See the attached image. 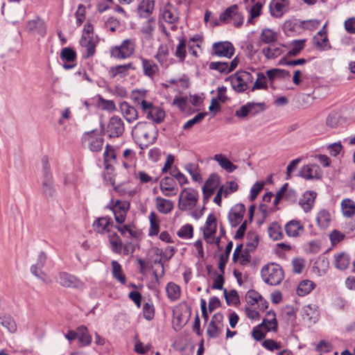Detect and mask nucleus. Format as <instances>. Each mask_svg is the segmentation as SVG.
<instances>
[{"label":"nucleus","instance_id":"nucleus-56","mask_svg":"<svg viewBox=\"0 0 355 355\" xmlns=\"http://www.w3.org/2000/svg\"><path fill=\"white\" fill-rule=\"evenodd\" d=\"M206 115L207 112H201L198 114L193 119L189 120L184 124L183 129L188 130L191 128L195 124L200 122Z\"/></svg>","mask_w":355,"mask_h":355},{"label":"nucleus","instance_id":"nucleus-15","mask_svg":"<svg viewBox=\"0 0 355 355\" xmlns=\"http://www.w3.org/2000/svg\"><path fill=\"white\" fill-rule=\"evenodd\" d=\"M245 211L243 204H237L232 208L228 214V220L232 227H236L243 220Z\"/></svg>","mask_w":355,"mask_h":355},{"label":"nucleus","instance_id":"nucleus-23","mask_svg":"<svg viewBox=\"0 0 355 355\" xmlns=\"http://www.w3.org/2000/svg\"><path fill=\"white\" fill-rule=\"evenodd\" d=\"M144 74L153 79L159 71L158 66L152 60L141 58Z\"/></svg>","mask_w":355,"mask_h":355},{"label":"nucleus","instance_id":"nucleus-1","mask_svg":"<svg viewBox=\"0 0 355 355\" xmlns=\"http://www.w3.org/2000/svg\"><path fill=\"white\" fill-rule=\"evenodd\" d=\"M135 137L139 141L140 145L147 147L157 140L158 130L153 123L139 122L132 131Z\"/></svg>","mask_w":355,"mask_h":355},{"label":"nucleus","instance_id":"nucleus-55","mask_svg":"<svg viewBox=\"0 0 355 355\" xmlns=\"http://www.w3.org/2000/svg\"><path fill=\"white\" fill-rule=\"evenodd\" d=\"M193 227L191 225L187 224L183 225L178 232V236L180 238L189 239L193 236Z\"/></svg>","mask_w":355,"mask_h":355},{"label":"nucleus","instance_id":"nucleus-58","mask_svg":"<svg viewBox=\"0 0 355 355\" xmlns=\"http://www.w3.org/2000/svg\"><path fill=\"white\" fill-rule=\"evenodd\" d=\"M262 346L265 349L271 352L280 349L282 348L281 343L277 342L273 339H266L262 343Z\"/></svg>","mask_w":355,"mask_h":355},{"label":"nucleus","instance_id":"nucleus-34","mask_svg":"<svg viewBox=\"0 0 355 355\" xmlns=\"http://www.w3.org/2000/svg\"><path fill=\"white\" fill-rule=\"evenodd\" d=\"M89 148L93 152H97L101 150L103 145V139L100 135L91 134L88 136Z\"/></svg>","mask_w":355,"mask_h":355},{"label":"nucleus","instance_id":"nucleus-29","mask_svg":"<svg viewBox=\"0 0 355 355\" xmlns=\"http://www.w3.org/2000/svg\"><path fill=\"white\" fill-rule=\"evenodd\" d=\"M213 159L215 160L223 169L228 173H232L237 168V166L223 154H216L214 156Z\"/></svg>","mask_w":355,"mask_h":355},{"label":"nucleus","instance_id":"nucleus-8","mask_svg":"<svg viewBox=\"0 0 355 355\" xmlns=\"http://www.w3.org/2000/svg\"><path fill=\"white\" fill-rule=\"evenodd\" d=\"M219 19L220 21L227 22L230 19H234V24L236 27H239L243 22V17L238 12V6L232 5L227 8L223 13L220 14Z\"/></svg>","mask_w":355,"mask_h":355},{"label":"nucleus","instance_id":"nucleus-13","mask_svg":"<svg viewBox=\"0 0 355 355\" xmlns=\"http://www.w3.org/2000/svg\"><path fill=\"white\" fill-rule=\"evenodd\" d=\"M110 137H119L124 132L123 121L116 116L111 117L107 127Z\"/></svg>","mask_w":355,"mask_h":355},{"label":"nucleus","instance_id":"nucleus-4","mask_svg":"<svg viewBox=\"0 0 355 355\" xmlns=\"http://www.w3.org/2000/svg\"><path fill=\"white\" fill-rule=\"evenodd\" d=\"M136 48L135 39L124 40L120 46H113L110 50L111 56L117 59H125L134 54Z\"/></svg>","mask_w":355,"mask_h":355},{"label":"nucleus","instance_id":"nucleus-32","mask_svg":"<svg viewBox=\"0 0 355 355\" xmlns=\"http://www.w3.org/2000/svg\"><path fill=\"white\" fill-rule=\"evenodd\" d=\"M334 266L340 270L346 269L350 263L349 256L345 252H340L335 254L334 256Z\"/></svg>","mask_w":355,"mask_h":355},{"label":"nucleus","instance_id":"nucleus-46","mask_svg":"<svg viewBox=\"0 0 355 355\" xmlns=\"http://www.w3.org/2000/svg\"><path fill=\"white\" fill-rule=\"evenodd\" d=\"M261 40L266 44L275 42L277 39V34L270 28H265L261 31Z\"/></svg>","mask_w":355,"mask_h":355},{"label":"nucleus","instance_id":"nucleus-21","mask_svg":"<svg viewBox=\"0 0 355 355\" xmlns=\"http://www.w3.org/2000/svg\"><path fill=\"white\" fill-rule=\"evenodd\" d=\"M317 193L313 191H306L300 199L299 205L306 212H309L313 208Z\"/></svg>","mask_w":355,"mask_h":355},{"label":"nucleus","instance_id":"nucleus-38","mask_svg":"<svg viewBox=\"0 0 355 355\" xmlns=\"http://www.w3.org/2000/svg\"><path fill=\"white\" fill-rule=\"evenodd\" d=\"M148 218L150 221L148 234L149 236H155L159 233V220L154 211L150 213Z\"/></svg>","mask_w":355,"mask_h":355},{"label":"nucleus","instance_id":"nucleus-12","mask_svg":"<svg viewBox=\"0 0 355 355\" xmlns=\"http://www.w3.org/2000/svg\"><path fill=\"white\" fill-rule=\"evenodd\" d=\"M322 171L320 166L315 164L303 166L300 171V176L305 180L320 179Z\"/></svg>","mask_w":355,"mask_h":355},{"label":"nucleus","instance_id":"nucleus-22","mask_svg":"<svg viewBox=\"0 0 355 355\" xmlns=\"http://www.w3.org/2000/svg\"><path fill=\"white\" fill-rule=\"evenodd\" d=\"M120 110L124 119L131 123L138 119V112L134 106L130 105L127 102H123L120 104Z\"/></svg>","mask_w":355,"mask_h":355},{"label":"nucleus","instance_id":"nucleus-59","mask_svg":"<svg viewBox=\"0 0 355 355\" xmlns=\"http://www.w3.org/2000/svg\"><path fill=\"white\" fill-rule=\"evenodd\" d=\"M224 295L228 304H236L239 301L237 292L235 290H231L230 291L227 292V290L225 289Z\"/></svg>","mask_w":355,"mask_h":355},{"label":"nucleus","instance_id":"nucleus-30","mask_svg":"<svg viewBox=\"0 0 355 355\" xmlns=\"http://www.w3.org/2000/svg\"><path fill=\"white\" fill-rule=\"evenodd\" d=\"M107 234V239L111 245L112 250L115 253H121L122 249V241L118 234L110 229Z\"/></svg>","mask_w":355,"mask_h":355},{"label":"nucleus","instance_id":"nucleus-19","mask_svg":"<svg viewBox=\"0 0 355 355\" xmlns=\"http://www.w3.org/2000/svg\"><path fill=\"white\" fill-rule=\"evenodd\" d=\"M114 227L112 218L103 216L96 219L93 223L94 230L99 234H105Z\"/></svg>","mask_w":355,"mask_h":355},{"label":"nucleus","instance_id":"nucleus-20","mask_svg":"<svg viewBox=\"0 0 355 355\" xmlns=\"http://www.w3.org/2000/svg\"><path fill=\"white\" fill-rule=\"evenodd\" d=\"M80 44L85 49V57L88 58L93 56L96 52V41L89 35H83L80 41Z\"/></svg>","mask_w":355,"mask_h":355},{"label":"nucleus","instance_id":"nucleus-53","mask_svg":"<svg viewBox=\"0 0 355 355\" xmlns=\"http://www.w3.org/2000/svg\"><path fill=\"white\" fill-rule=\"evenodd\" d=\"M313 40L315 44L320 49H325L328 45V40L325 32L319 31L318 36L314 37Z\"/></svg>","mask_w":355,"mask_h":355},{"label":"nucleus","instance_id":"nucleus-42","mask_svg":"<svg viewBox=\"0 0 355 355\" xmlns=\"http://www.w3.org/2000/svg\"><path fill=\"white\" fill-rule=\"evenodd\" d=\"M1 324L10 333H15L17 330V325L14 319L9 315L0 317Z\"/></svg>","mask_w":355,"mask_h":355},{"label":"nucleus","instance_id":"nucleus-35","mask_svg":"<svg viewBox=\"0 0 355 355\" xmlns=\"http://www.w3.org/2000/svg\"><path fill=\"white\" fill-rule=\"evenodd\" d=\"M166 291L168 297L171 301H175L180 297L181 290L180 287L173 282H169L166 287Z\"/></svg>","mask_w":355,"mask_h":355},{"label":"nucleus","instance_id":"nucleus-7","mask_svg":"<svg viewBox=\"0 0 355 355\" xmlns=\"http://www.w3.org/2000/svg\"><path fill=\"white\" fill-rule=\"evenodd\" d=\"M57 282L64 287L78 289H83L85 288V284L83 281L74 275L64 272L59 273Z\"/></svg>","mask_w":355,"mask_h":355},{"label":"nucleus","instance_id":"nucleus-63","mask_svg":"<svg viewBox=\"0 0 355 355\" xmlns=\"http://www.w3.org/2000/svg\"><path fill=\"white\" fill-rule=\"evenodd\" d=\"M220 183V177L217 174H211L206 180L203 187L216 189Z\"/></svg>","mask_w":355,"mask_h":355},{"label":"nucleus","instance_id":"nucleus-50","mask_svg":"<svg viewBox=\"0 0 355 355\" xmlns=\"http://www.w3.org/2000/svg\"><path fill=\"white\" fill-rule=\"evenodd\" d=\"M60 58L67 62H73L76 58V53L71 48H64L60 53Z\"/></svg>","mask_w":355,"mask_h":355},{"label":"nucleus","instance_id":"nucleus-3","mask_svg":"<svg viewBox=\"0 0 355 355\" xmlns=\"http://www.w3.org/2000/svg\"><path fill=\"white\" fill-rule=\"evenodd\" d=\"M198 193L192 188L184 189L180 194L178 207L181 211L193 209L198 201Z\"/></svg>","mask_w":355,"mask_h":355},{"label":"nucleus","instance_id":"nucleus-40","mask_svg":"<svg viewBox=\"0 0 355 355\" xmlns=\"http://www.w3.org/2000/svg\"><path fill=\"white\" fill-rule=\"evenodd\" d=\"M317 223L321 228H327L331 221V216L328 211L325 209L320 210L316 218Z\"/></svg>","mask_w":355,"mask_h":355},{"label":"nucleus","instance_id":"nucleus-64","mask_svg":"<svg viewBox=\"0 0 355 355\" xmlns=\"http://www.w3.org/2000/svg\"><path fill=\"white\" fill-rule=\"evenodd\" d=\"M155 22L153 19L148 20L141 28L142 33H144L148 37H150L153 31L155 29Z\"/></svg>","mask_w":355,"mask_h":355},{"label":"nucleus","instance_id":"nucleus-16","mask_svg":"<svg viewBox=\"0 0 355 355\" xmlns=\"http://www.w3.org/2000/svg\"><path fill=\"white\" fill-rule=\"evenodd\" d=\"M130 69L135 70L132 63H128L126 64L117 65L112 67L109 70V75L111 78L120 80L129 74L128 71Z\"/></svg>","mask_w":355,"mask_h":355},{"label":"nucleus","instance_id":"nucleus-10","mask_svg":"<svg viewBox=\"0 0 355 355\" xmlns=\"http://www.w3.org/2000/svg\"><path fill=\"white\" fill-rule=\"evenodd\" d=\"M250 78V73L247 71L236 73L231 77V84L237 92H242L247 89V81Z\"/></svg>","mask_w":355,"mask_h":355},{"label":"nucleus","instance_id":"nucleus-45","mask_svg":"<svg viewBox=\"0 0 355 355\" xmlns=\"http://www.w3.org/2000/svg\"><path fill=\"white\" fill-rule=\"evenodd\" d=\"M42 267L33 265L31 268V273L37 278L41 279L44 283L49 284L51 283V278L42 270Z\"/></svg>","mask_w":355,"mask_h":355},{"label":"nucleus","instance_id":"nucleus-39","mask_svg":"<svg viewBox=\"0 0 355 355\" xmlns=\"http://www.w3.org/2000/svg\"><path fill=\"white\" fill-rule=\"evenodd\" d=\"M268 232L269 236L275 241L281 240L284 237L282 227L277 223H273L268 227Z\"/></svg>","mask_w":355,"mask_h":355},{"label":"nucleus","instance_id":"nucleus-37","mask_svg":"<svg viewBox=\"0 0 355 355\" xmlns=\"http://www.w3.org/2000/svg\"><path fill=\"white\" fill-rule=\"evenodd\" d=\"M315 284L311 280H302L298 285L297 293L300 296L309 294L315 287Z\"/></svg>","mask_w":355,"mask_h":355},{"label":"nucleus","instance_id":"nucleus-44","mask_svg":"<svg viewBox=\"0 0 355 355\" xmlns=\"http://www.w3.org/2000/svg\"><path fill=\"white\" fill-rule=\"evenodd\" d=\"M261 51L267 59H275L283 53L281 47L275 46L274 45L263 48Z\"/></svg>","mask_w":355,"mask_h":355},{"label":"nucleus","instance_id":"nucleus-57","mask_svg":"<svg viewBox=\"0 0 355 355\" xmlns=\"http://www.w3.org/2000/svg\"><path fill=\"white\" fill-rule=\"evenodd\" d=\"M186 171L191 175L192 179L195 182H200L202 178L200 174L198 173L197 170V167L196 165L193 164H187L185 166Z\"/></svg>","mask_w":355,"mask_h":355},{"label":"nucleus","instance_id":"nucleus-49","mask_svg":"<svg viewBox=\"0 0 355 355\" xmlns=\"http://www.w3.org/2000/svg\"><path fill=\"white\" fill-rule=\"evenodd\" d=\"M266 75L270 80H273L276 78H284L289 76L290 73L284 69H272L266 71Z\"/></svg>","mask_w":355,"mask_h":355},{"label":"nucleus","instance_id":"nucleus-11","mask_svg":"<svg viewBox=\"0 0 355 355\" xmlns=\"http://www.w3.org/2000/svg\"><path fill=\"white\" fill-rule=\"evenodd\" d=\"M289 6V0H272L269 6L270 15L280 18L288 10Z\"/></svg>","mask_w":355,"mask_h":355},{"label":"nucleus","instance_id":"nucleus-25","mask_svg":"<svg viewBox=\"0 0 355 355\" xmlns=\"http://www.w3.org/2000/svg\"><path fill=\"white\" fill-rule=\"evenodd\" d=\"M26 29L28 32L35 31L42 37L45 35L46 32V27L44 21L39 17L28 21Z\"/></svg>","mask_w":355,"mask_h":355},{"label":"nucleus","instance_id":"nucleus-33","mask_svg":"<svg viewBox=\"0 0 355 355\" xmlns=\"http://www.w3.org/2000/svg\"><path fill=\"white\" fill-rule=\"evenodd\" d=\"M340 207L342 214L346 218L352 217L355 213V202L349 198L343 200Z\"/></svg>","mask_w":355,"mask_h":355},{"label":"nucleus","instance_id":"nucleus-62","mask_svg":"<svg viewBox=\"0 0 355 355\" xmlns=\"http://www.w3.org/2000/svg\"><path fill=\"white\" fill-rule=\"evenodd\" d=\"M99 107L104 110L109 112L114 111L116 108L115 104L112 100H105L103 98H100L98 101Z\"/></svg>","mask_w":355,"mask_h":355},{"label":"nucleus","instance_id":"nucleus-24","mask_svg":"<svg viewBox=\"0 0 355 355\" xmlns=\"http://www.w3.org/2000/svg\"><path fill=\"white\" fill-rule=\"evenodd\" d=\"M284 230L288 236L297 237L304 232V227L300 221L292 220L285 225Z\"/></svg>","mask_w":355,"mask_h":355},{"label":"nucleus","instance_id":"nucleus-31","mask_svg":"<svg viewBox=\"0 0 355 355\" xmlns=\"http://www.w3.org/2000/svg\"><path fill=\"white\" fill-rule=\"evenodd\" d=\"M76 330L77 338L80 345L85 347L90 345L92 343V336L89 335L87 328L85 326H80Z\"/></svg>","mask_w":355,"mask_h":355},{"label":"nucleus","instance_id":"nucleus-43","mask_svg":"<svg viewBox=\"0 0 355 355\" xmlns=\"http://www.w3.org/2000/svg\"><path fill=\"white\" fill-rule=\"evenodd\" d=\"M305 40H293L291 42L290 50L288 52V55L290 56L297 55L305 46Z\"/></svg>","mask_w":355,"mask_h":355},{"label":"nucleus","instance_id":"nucleus-51","mask_svg":"<svg viewBox=\"0 0 355 355\" xmlns=\"http://www.w3.org/2000/svg\"><path fill=\"white\" fill-rule=\"evenodd\" d=\"M249 114L252 115L257 114L266 110V105L264 103H248Z\"/></svg>","mask_w":355,"mask_h":355},{"label":"nucleus","instance_id":"nucleus-17","mask_svg":"<svg viewBox=\"0 0 355 355\" xmlns=\"http://www.w3.org/2000/svg\"><path fill=\"white\" fill-rule=\"evenodd\" d=\"M175 185V180L169 177L164 178L159 182V187L162 193L167 197H171L177 194L178 188Z\"/></svg>","mask_w":355,"mask_h":355},{"label":"nucleus","instance_id":"nucleus-47","mask_svg":"<svg viewBox=\"0 0 355 355\" xmlns=\"http://www.w3.org/2000/svg\"><path fill=\"white\" fill-rule=\"evenodd\" d=\"M112 274L115 279L119 281L121 284L125 283V277L123 275L121 265L116 261H112Z\"/></svg>","mask_w":355,"mask_h":355},{"label":"nucleus","instance_id":"nucleus-18","mask_svg":"<svg viewBox=\"0 0 355 355\" xmlns=\"http://www.w3.org/2000/svg\"><path fill=\"white\" fill-rule=\"evenodd\" d=\"M162 13L163 19L168 24L177 22L180 17L178 9L170 3L164 6Z\"/></svg>","mask_w":355,"mask_h":355},{"label":"nucleus","instance_id":"nucleus-48","mask_svg":"<svg viewBox=\"0 0 355 355\" xmlns=\"http://www.w3.org/2000/svg\"><path fill=\"white\" fill-rule=\"evenodd\" d=\"M168 55V49L166 45L159 46L155 58L162 64H166Z\"/></svg>","mask_w":355,"mask_h":355},{"label":"nucleus","instance_id":"nucleus-41","mask_svg":"<svg viewBox=\"0 0 355 355\" xmlns=\"http://www.w3.org/2000/svg\"><path fill=\"white\" fill-rule=\"evenodd\" d=\"M104 157V164L105 166V168L107 169H112V165L111 164L116 159V153L114 152V149L113 147L107 145L106 146L105 150L103 153Z\"/></svg>","mask_w":355,"mask_h":355},{"label":"nucleus","instance_id":"nucleus-54","mask_svg":"<svg viewBox=\"0 0 355 355\" xmlns=\"http://www.w3.org/2000/svg\"><path fill=\"white\" fill-rule=\"evenodd\" d=\"M209 67L210 69L218 71L221 73H229L227 62H211Z\"/></svg>","mask_w":355,"mask_h":355},{"label":"nucleus","instance_id":"nucleus-27","mask_svg":"<svg viewBox=\"0 0 355 355\" xmlns=\"http://www.w3.org/2000/svg\"><path fill=\"white\" fill-rule=\"evenodd\" d=\"M217 222L216 218L214 214H209L206 220L205 225L203 228V235L205 239L214 236L216 232Z\"/></svg>","mask_w":355,"mask_h":355},{"label":"nucleus","instance_id":"nucleus-6","mask_svg":"<svg viewBox=\"0 0 355 355\" xmlns=\"http://www.w3.org/2000/svg\"><path fill=\"white\" fill-rule=\"evenodd\" d=\"M42 193L46 198H51L55 194V188L53 184V176L47 162L43 166Z\"/></svg>","mask_w":355,"mask_h":355},{"label":"nucleus","instance_id":"nucleus-60","mask_svg":"<svg viewBox=\"0 0 355 355\" xmlns=\"http://www.w3.org/2000/svg\"><path fill=\"white\" fill-rule=\"evenodd\" d=\"M186 46L187 44L184 40H181L177 46L175 55L180 61H183L186 57Z\"/></svg>","mask_w":355,"mask_h":355},{"label":"nucleus","instance_id":"nucleus-28","mask_svg":"<svg viewBox=\"0 0 355 355\" xmlns=\"http://www.w3.org/2000/svg\"><path fill=\"white\" fill-rule=\"evenodd\" d=\"M155 206L159 212L163 214H168L172 211L174 204L171 200L157 197L155 198Z\"/></svg>","mask_w":355,"mask_h":355},{"label":"nucleus","instance_id":"nucleus-5","mask_svg":"<svg viewBox=\"0 0 355 355\" xmlns=\"http://www.w3.org/2000/svg\"><path fill=\"white\" fill-rule=\"evenodd\" d=\"M140 105L144 113L146 115L147 118L152 120L156 123H162L165 118V112L164 110L158 106H155L150 102L142 100L140 102Z\"/></svg>","mask_w":355,"mask_h":355},{"label":"nucleus","instance_id":"nucleus-9","mask_svg":"<svg viewBox=\"0 0 355 355\" xmlns=\"http://www.w3.org/2000/svg\"><path fill=\"white\" fill-rule=\"evenodd\" d=\"M212 51L218 57L230 58L234 53V47L230 42H218L212 45Z\"/></svg>","mask_w":355,"mask_h":355},{"label":"nucleus","instance_id":"nucleus-14","mask_svg":"<svg viewBox=\"0 0 355 355\" xmlns=\"http://www.w3.org/2000/svg\"><path fill=\"white\" fill-rule=\"evenodd\" d=\"M259 327H262L266 332H277L278 329V322L276 318V314L272 311H267L265 318Z\"/></svg>","mask_w":355,"mask_h":355},{"label":"nucleus","instance_id":"nucleus-2","mask_svg":"<svg viewBox=\"0 0 355 355\" xmlns=\"http://www.w3.org/2000/svg\"><path fill=\"white\" fill-rule=\"evenodd\" d=\"M261 275L263 281L271 286L279 285L284 277L282 268L275 263L263 266L261 270Z\"/></svg>","mask_w":355,"mask_h":355},{"label":"nucleus","instance_id":"nucleus-61","mask_svg":"<svg viewBox=\"0 0 355 355\" xmlns=\"http://www.w3.org/2000/svg\"><path fill=\"white\" fill-rule=\"evenodd\" d=\"M223 328L209 322L207 329V334L209 337L217 338L222 333Z\"/></svg>","mask_w":355,"mask_h":355},{"label":"nucleus","instance_id":"nucleus-36","mask_svg":"<svg viewBox=\"0 0 355 355\" xmlns=\"http://www.w3.org/2000/svg\"><path fill=\"white\" fill-rule=\"evenodd\" d=\"M342 123V119L340 114L337 112H331L325 120L326 125L330 128H336Z\"/></svg>","mask_w":355,"mask_h":355},{"label":"nucleus","instance_id":"nucleus-26","mask_svg":"<svg viewBox=\"0 0 355 355\" xmlns=\"http://www.w3.org/2000/svg\"><path fill=\"white\" fill-rule=\"evenodd\" d=\"M155 8V0H142L138 6L137 12L140 17H150Z\"/></svg>","mask_w":355,"mask_h":355},{"label":"nucleus","instance_id":"nucleus-52","mask_svg":"<svg viewBox=\"0 0 355 355\" xmlns=\"http://www.w3.org/2000/svg\"><path fill=\"white\" fill-rule=\"evenodd\" d=\"M329 267V261L325 257H321L316 260L314 268H316L320 275L324 274Z\"/></svg>","mask_w":355,"mask_h":355}]
</instances>
